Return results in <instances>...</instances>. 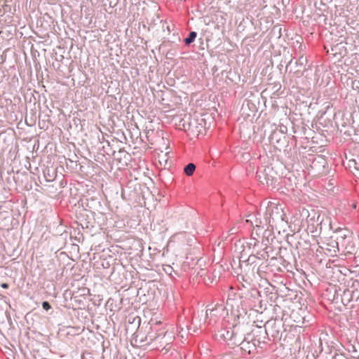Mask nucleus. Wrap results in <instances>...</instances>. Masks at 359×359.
<instances>
[{"label":"nucleus","instance_id":"nucleus-21","mask_svg":"<svg viewBox=\"0 0 359 359\" xmlns=\"http://www.w3.org/2000/svg\"><path fill=\"white\" fill-rule=\"evenodd\" d=\"M250 248L252 247L253 249H255L259 245V241L255 237L252 238L249 243Z\"/></svg>","mask_w":359,"mask_h":359},{"label":"nucleus","instance_id":"nucleus-5","mask_svg":"<svg viewBox=\"0 0 359 359\" xmlns=\"http://www.w3.org/2000/svg\"><path fill=\"white\" fill-rule=\"evenodd\" d=\"M184 123L183 126L187 125V129L190 130L193 133L199 134L203 133L204 130L203 127V121L204 119L201 118H198L196 116H185L183 119Z\"/></svg>","mask_w":359,"mask_h":359},{"label":"nucleus","instance_id":"nucleus-26","mask_svg":"<svg viewBox=\"0 0 359 359\" xmlns=\"http://www.w3.org/2000/svg\"><path fill=\"white\" fill-rule=\"evenodd\" d=\"M333 359H351V358H345L341 354H335V355L333 357Z\"/></svg>","mask_w":359,"mask_h":359},{"label":"nucleus","instance_id":"nucleus-13","mask_svg":"<svg viewBox=\"0 0 359 359\" xmlns=\"http://www.w3.org/2000/svg\"><path fill=\"white\" fill-rule=\"evenodd\" d=\"M195 170L196 165L194 163H190L184 167V172L187 176H191L194 174Z\"/></svg>","mask_w":359,"mask_h":359},{"label":"nucleus","instance_id":"nucleus-3","mask_svg":"<svg viewBox=\"0 0 359 359\" xmlns=\"http://www.w3.org/2000/svg\"><path fill=\"white\" fill-rule=\"evenodd\" d=\"M266 208L264 218L266 222L272 227L273 225L283 226L285 221V214L283 208L275 201H268L264 204Z\"/></svg>","mask_w":359,"mask_h":359},{"label":"nucleus","instance_id":"nucleus-6","mask_svg":"<svg viewBox=\"0 0 359 359\" xmlns=\"http://www.w3.org/2000/svg\"><path fill=\"white\" fill-rule=\"evenodd\" d=\"M270 141L273 147L278 149H280V147H283L286 142L285 136L280 132L277 131H275L271 134Z\"/></svg>","mask_w":359,"mask_h":359},{"label":"nucleus","instance_id":"nucleus-23","mask_svg":"<svg viewBox=\"0 0 359 359\" xmlns=\"http://www.w3.org/2000/svg\"><path fill=\"white\" fill-rule=\"evenodd\" d=\"M42 307L46 311H48L51 308L50 304L48 302H43L42 303Z\"/></svg>","mask_w":359,"mask_h":359},{"label":"nucleus","instance_id":"nucleus-29","mask_svg":"<svg viewBox=\"0 0 359 359\" xmlns=\"http://www.w3.org/2000/svg\"><path fill=\"white\" fill-rule=\"evenodd\" d=\"M261 223H262V222H261V221H259V224H258V223H257V224H256V227H257V228H259V224H261Z\"/></svg>","mask_w":359,"mask_h":359},{"label":"nucleus","instance_id":"nucleus-25","mask_svg":"<svg viewBox=\"0 0 359 359\" xmlns=\"http://www.w3.org/2000/svg\"><path fill=\"white\" fill-rule=\"evenodd\" d=\"M165 157H166V153H165L164 155H163L161 157V156H159V158H160V159H159V163H160L161 164H162L163 163H164L165 164H166V163H167V159H166V158H165Z\"/></svg>","mask_w":359,"mask_h":359},{"label":"nucleus","instance_id":"nucleus-17","mask_svg":"<svg viewBox=\"0 0 359 359\" xmlns=\"http://www.w3.org/2000/svg\"><path fill=\"white\" fill-rule=\"evenodd\" d=\"M297 314V312L295 311H292L291 315H290V317L292 318H293L294 321L297 323V325H299V324L301 323H304V318H298V317H296V315Z\"/></svg>","mask_w":359,"mask_h":359},{"label":"nucleus","instance_id":"nucleus-10","mask_svg":"<svg viewBox=\"0 0 359 359\" xmlns=\"http://www.w3.org/2000/svg\"><path fill=\"white\" fill-rule=\"evenodd\" d=\"M334 232L337 233L338 240L344 241L352 235L351 231L346 228H337Z\"/></svg>","mask_w":359,"mask_h":359},{"label":"nucleus","instance_id":"nucleus-30","mask_svg":"<svg viewBox=\"0 0 359 359\" xmlns=\"http://www.w3.org/2000/svg\"><path fill=\"white\" fill-rule=\"evenodd\" d=\"M255 233L257 236H258V233L257 232V230H256L255 231H252V235H254Z\"/></svg>","mask_w":359,"mask_h":359},{"label":"nucleus","instance_id":"nucleus-27","mask_svg":"<svg viewBox=\"0 0 359 359\" xmlns=\"http://www.w3.org/2000/svg\"><path fill=\"white\" fill-rule=\"evenodd\" d=\"M229 233H230V234L236 233V229L235 227L231 228L229 230Z\"/></svg>","mask_w":359,"mask_h":359},{"label":"nucleus","instance_id":"nucleus-28","mask_svg":"<svg viewBox=\"0 0 359 359\" xmlns=\"http://www.w3.org/2000/svg\"><path fill=\"white\" fill-rule=\"evenodd\" d=\"M1 287H4V288H7L8 287V284L7 283H2L1 284Z\"/></svg>","mask_w":359,"mask_h":359},{"label":"nucleus","instance_id":"nucleus-20","mask_svg":"<svg viewBox=\"0 0 359 359\" xmlns=\"http://www.w3.org/2000/svg\"><path fill=\"white\" fill-rule=\"evenodd\" d=\"M163 270L165 271V273H167L169 276H172V273L173 271V269L170 265H163Z\"/></svg>","mask_w":359,"mask_h":359},{"label":"nucleus","instance_id":"nucleus-9","mask_svg":"<svg viewBox=\"0 0 359 359\" xmlns=\"http://www.w3.org/2000/svg\"><path fill=\"white\" fill-rule=\"evenodd\" d=\"M255 278V273L253 269L249 273H246L245 275L242 276V279L243 281L242 286L244 289L241 290H248L247 287L250 285L251 283L254 280Z\"/></svg>","mask_w":359,"mask_h":359},{"label":"nucleus","instance_id":"nucleus-22","mask_svg":"<svg viewBox=\"0 0 359 359\" xmlns=\"http://www.w3.org/2000/svg\"><path fill=\"white\" fill-rule=\"evenodd\" d=\"M331 252H336V249H338V242L332 241V248H327Z\"/></svg>","mask_w":359,"mask_h":359},{"label":"nucleus","instance_id":"nucleus-1","mask_svg":"<svg viewBox=\"0 0 359 359\" xmlns=\"http://www.w3.org/2000/svg\"><path fill=\"white\" fill-rule=\"evenodd\" d=\"M260 303L259 292L255 288L241 290L239 293L231 292L228 296L224 307L226 315L228 316L230 313L234 321L247 320V309L258 311L257 304Z\"/></svg>","mask_w":359,"mask_h":359},{"label":"nucleus","instance_id":"nucleus-16","mask_svg":"<svg viewBox=\"0 0 359 359\" xmlns=\"http://www.w3.org/2000/svg\"><path fill=\"white\" fill-rule=\"evenodd\" d=\"M196 36H197L196 32H190L189 37H187L184 39L185 43L190 44L191 42H193L194 41Z\"/></svg>","mask_w":359,"mask_h":359},{"label":"nucleus","instance_id":"nucleus-12","mask_svg":"<svg viewBox=\"0 0 359 359\" xmlns=\"http://www.w3.org/2000/svg\"><path fill=\"white\" fill-rule=\"evenodd\" d=\"M219 335L221 338L225 340L228 345L229 346V343H231V330H221L219 332Z\"/></svg>","mask_w":359,"mask_h":359},{"label":"nucleus","instance_id":"nucleus-7","mask_svg":"<svg viewBox=\"0 0 359 359\" xmlns=\"http://www.w3.org/2000/svg\"><path fill=\"white\" fill-rule=\"evenodd\" d=\"M326 163V160L323 156H317L312 161L311 167L316 172L321 173L323 172Z\"/></svg>","mask_w":359,"mask_h":359},{"label":"nucleus","instance_id":"nucleus-8","mask_svg":"<svg viewBox=\"0 0 359 359\" xmlns=\"http://www.w3.org/2000/svg\"><path fill=\"white\" fill-rule=\"evenodd\" d=\"M346 350L351 359H359V342L355 340L350 341Z\"/></svg>","mask_w":359,"mask_h":359},{"label":"nucleus","instance_id":"nucleus-19","mask_svg":"<svg viewBox=\"0 0 359 359\" xmlns=\"http://www.w3.org/2000/svg\"><path fill=\"white\" fill-rule=\"evenodd\" d=\"M255 341H256V340H255H255H253V341H252V342H250V341H249V344L245 345V348H246V350H245V351H248L249 353H251V351H252V348H254L255 347V346H256V343H255Z\"/></svg>","mask_w":359,"mask_h":359},{"label":"nucleus","instance_id":"nucleus-4","mask_svg":"<svg viewBox=\"0 0 359 359\" xmlns=\"http://www.w3.org/2000/svg\"><path fill=\"white\" fill-rule=\"evenodd\" d=\"M224 315H226V311L222 304H217L212 309H207L205 314L201 312L198 316V321L193 323V332H195L205 322L207 318L209 319V323H211L212 320L215 321V318L218 316L224 317Z\"/></svg>","mask_w":359,"mask_h":359},{"label":"nucleus","instance_id":"nucleus-2","mask_svg":"<svg viewBox=\"0 0 359 359\" xmlns=\"http://www.w3.org/2000/svg\"><path fill=\"white\" fill-rule=\"evenodd\" d=\"M250 328L247 320L234 321L231 327V343L229 346H241V348L246 350L245 345L249 344V339H252L248 332Z\"/></svg>","mask_w":359,"mask_h":359},{"label":"nucleus","instance_id":"nucleus-31","mask_svg":"<svg viewBox=\"0 0 359 359\" xmlns=\"http://www.w3.org/2000/svg\"><path fill=\"white\" fill-rule=\"evenodd\" d=\"M182 332H184V329L183 328H182L181 331H180V333H182Z\"/></svg>","mask_w":359,"mask_h":359},{"label":"nucleus","instance_id":"nucleus-14","mask_svg":"<svg viewBox=\"0 0 359 359\" xmlns=\"http://www.w3.org/2000/svg\"><path fill=\"white\" fill-rule=\"evenodd\" d=\"M273 172L272 168H267L264 170V172L266 175L265 180L266 181V183L269 184V182L272 183L273 181L275 180V177L271 175V172Z\"/></svg>","mask_w":359,"mask_h":359},{"label":"nucleus","instance_id":"nucleus-18","mask_svg":"<svg viewBox=\"0 0 359 359\" xmlns=\"http://www.w3.org/2000/svg\"><path fill=\"white\" fill-rule=\"evenodd\" d=\"M172 339L171 334L165 333L163 337L161 338L160 343L163 345L164 344H168V340H170Z\"/></svg>","mask_w":359,"mask_h":359},{"label":"nucleus","instance_id":"nucleus-15","mask_svg":"<svg viewBox=\"0 0 359 359\" xmlns=\"http://www.w3.org/2000/svg\"><path fill=\"white\" fill-rule=\"evenodd\" d=\"M223 271H224L223 266L221 265L217 266L213 271V280L219 279Z\"/></svg>","mask_w":359,"mask_h":359},{"label":"nucleus","instance_id":"nucleus-11","mask_svg":"<svg viewBox=\"0 0 359 359\" xmlns=\"http://www.w3.org/2000/svg\"><path fill=\"white\" fill-rule=\"evenodd\" d=\"M262 245L264 247L262 252H257L258 258L268 261L270 257V255H269V250L271 248L266 246V244L262 243Z\"/></svg>","mask_w":359,"mask_h":359},{"label":"nucleus","instance_id":"nucleus-24","mask_svg":"<svg viewBox=\"0 0 359 359\" xmlns=\"http://www.w3.org/2000/svg\"><path fill=\"white\" fill-rule=\"evenodd\" d=\"M257 332L259 333L260 335H263V338L265 339V334H266V329H262V327H259L257 329Z\"/></svg>","mask_w":359,"mask_h":359}]
</instances>
